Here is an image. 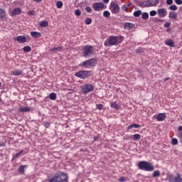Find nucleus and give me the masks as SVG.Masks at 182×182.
I'll return each instance as SVG.
<instances>
[{"label": "nucleus", "instance_id": "obj_32", "mask_svg": "<svg viewBox=\"0 0 182 182\" xmlns=\"http://www.w3.org/2000/svg\"><path fill=\"white\" fill-rule=\"evenodd\" d=\"M171 144H173V146H177V144H178V140L176 138H173L171 140Z\"/></svg>", "mask_w": 182, "mask_h": 182}, {"label": "nucleus", "instance_id": "obj_39", "mask_svg": "<svg viewBox=\"0 0 182 182\" xmlns=\"http://www.w3.org/2000/svg\"><path fill=\"white\" fill-rule=\"evenodd\" d=\"M150 16H156L157 15V11L156 10H152L149 12Z\"/></svg>", "mask_w": 182, "mask_h": 182}, {"label": "nucleus", "instance_id": "obj_50", "mask_svg": "<svg viewBox=\"0 0 182 182\" xmlns=\"http://www.w3.org/2000/svg\"><path fill=\"white\" fill-rule=\"evenodd\" d=\"M118 181H120V182L126 181V178L122 176L118 179Z\"/></svg>", "mask_w": 182, "mask_h": 182}, {"label": "nucleus", "instance_id": "obj_25", "mask_svg": "<svg viewBox=\"0 0 182 182\" xmlns=\"http://www.w3.org/2000/svg\"><path fill=\"white\" fill-rule=\"evenodd\" d=\"M131 6H132V3H129L128 4H124L122 6V11L127 12V10L129 9V8H130Z\"/></svg>", "mask_w": 182, "mask_h": 182}, {"label": "nucleus", "instance_id": "obj_47", "mask_svg": "<svg viewBox=\"0 0 182 182\" xmlns=\"http://www.w3.org/2000/svg\"><path fill=\"white\" fill-rule=\"evenodd\" d=\"M44 126L48 128L50 126V123H49V122H44Z\"/></svg>", "mask_w": 182, "mask_h": 182}, {"label": "nucleus", "instance_id": "obj_18", "mask_svg": "<svg viewBox=\"0 0 182 182\" xmlns=\"http://www.w3.org/2000/svg\"><path fill=\"white\" fill-rule=\"evenodd\" d=\"M31 36L34 38H41V36H42V34H41V33L38 31H31Z\"/></svg>", "mask_w": 182, "mask_h": 182}, {"label": "nucleus", "instance_id": "obj_28", "mask_svg": "<svg viewBox=\"0 0 182 182\" xmlns=\"http://www.w3.org/2000/svg\"><path fill=\"white\" fill-rule=\"evenodd\" d=\"M23 153V150H21L18 153L16 154L13 158H12V161H14L15 159H18V157Z\"/></svg>", "mask_w": 182, "mask_h": 182}, {"label": "nucleus", "instance_id": "obj_26", "mask_svg": "<svg viewBox=\"0 0 182 182\" xmlns=\"http://www.w3.org/2000/svg\"><path fill=\"white\" fill-rule=\"evenodd\" d=\"M56 97H57V95H56V93L55 92H51L49 95V99H50V100H56Z\"/></svg>", "mask_w": 182, "mask_h": 182}, {"label": "nucleus", "instance_id": "obj_12", "mask_svg": "<svg viewBox=\"0 0 182 182\" xmlns=\"http://www.w3.org/2000/svg\"><path fill=\"white\" fill-rule=\"evenodd\" d=\"M169 182H182V178L180 176V173H177V176L175 177L170 176Z\"/></svg>", "mask_w": 182, "mask_h": 182}, {"label": "nucleus", "instance_id": "obj_19", "mask_svg": "<svg viewBox=\"0 0 182 182\" xmlns=\"http://www.w3.org/2000/svg\"><path fill=\"white\" fill-rule=\"evenodd\" d=\"M140 127V124H132L127 127V132H129L132 129H139Z\"/></svg>", "mask_w": 182, "mask_h": 182}, {"label": "nucleus", "instance_id": "obj_13", "mask_svg": "<svg viewBox=\"0 0 182 182\" xmlns=\"http://www.w3.org/2000/svg\"><path fill=\"white\" fill-rule=\"evenodd\" d=\"M156 119L157 122H164L167 119V115H166V113H159L157 114Z\"/></svg>", "mask_w": 182, "mask_h": 182}, {"label": "nucleus", "instance_id": "obj_27", "mask_svg": "<svg viewBox=\"0 0 182 182\" xmlns=\"http://www.w3.org/2000/svg\"><path fill=\"white\" fill-rule=\"evenodd\" d=\"M19 112H31V108L29 107H21L19 108Z\"/></svg>", "mask_w": 182, "mask_h": 182}, {"label": "nucleus", "instance_id": "obj_46", "mask_svg": "<svg viewBox=\"0 0 182 182\" xmlns=\"http://www.w3.org/2000/svg\"><path fill=\"white\" fill-rule=\"evenodd\" d=\"M171 26V23L170 22H166L164 24L165 28H170Z\"/></svg>", "mask_w": 182, "mask_h": 182}, {"label": "nucleus", "instance_id": "obj_30", "mask_svg": "<svg viewBox=\"0 0 182 182\" xmlns=\"http://www.w3.org/2000/svg\"><path fill=\"white\" fill-rule=\"evenodd\" d=\"M23 52H25L26 53H28V52H31V50H32V48H31V46H24L23 48Z\"/></svg>", "mask_w": 182, "mask_h": 182}, {"label": "nucleus", "instance_id": "obj_57", "mask_svg": "<svg viewBox=\"0 0 182 182\" xmlns=\"http://www.w3.org/2000/svg\"><path fill=\"white\" fill-rule=\"evenodd\" d=\"M0 102H2V98H1V97H0Z\"/></svg>", "mask_w": 182, "mask_h": 182}, {"label": "nucleus", "instance_id": "obj_52", "mask_svg": "<svg viewBox=\"0 0 182 182\" xmlns=\"http://www.w3.org/2000/svg\"><path fill=\"white\" fill-rule=\"evenodd\" d=\"M178 132H182V126H179L178 127Z\"/></svg>", "mask_w": 182, "mask_h": 182}, {"label": "nucleus", "instance_id": "obj_17", "mask_svg": "<svg viewBox=\"0 0 182 182\" xmlns=\"http://www.w3.org/2000/svg\"><path fill=\"white\" fill-rule=\"evenodd\" d=\"M133 28H134V25L132 23H125L124 24V28L126 29V31H131Z\"/></svg>", "mask_w": 182, "mask_h": 182}, {"label": "nucleus", "instance_id": "obj_44", "mask_svg": "<svg viewBox=\"0 0 182 182\" xmlns=\"http://www.w3.org/2000/svg\"><path fill=\"white\" fill-rule=\"evenodd\" d=\"M96 107H97V109H98V110H102V109H103L104 106L102 104H97Z\"/></svg>", "mask_w": 182, "mask_h": 182}, {"label": "nucleus", "instance_id": "obj_54", "mask_svg": "<svg viewBox=\"0 0 182 182\" xmlns=\"http://www.w3.org/2000/svg\"><path fill=\"white\" fill-rule=\"evenodd\" d=\"M109 1H110V0H103V2L105 4H109Z\"/></svg>", "mask_w": 182, "mask_h": 182}, {"label": "nucleus", "instance_id": "obj_5", "mask_svg": "<svg viewBox=\"0 0 182 182\" xmlns=\"http://www.w3.org/2000/svg\"><path fill=\"white\" fill-rule=\"evenodd\" d=\"M82 93H90L95 90V86L92 84L86 83L80 87Z\"/></svg>", "mask_w": 182, "mask_h": 182}, {"label": "nucleus", "instance_id": "obj_14", "mask_svg": "<svg viewBox=\"0 0 182 182\" xmlns=\"http://www.w3.org/2000/svg\"><path fill=\"white\" fill-rule=\"evenodd\" d=\"M177 12L176 11H170L168 14V18L169 19H171V21H177Z\"/></svg>", "mask_w": 182, "mask_h": 182}, {"label": "nucleus", "instance_id": "obj_20", "mask_svg": "<svg viewBox=\"0 0 182 182\" xmlns=\"http://www.w3.org/2000/svg\"><path fill=\"white\" fill-rule=\"evenodd\" d=\"M110 107L112 109H115V110H119V109H120V105L116 102H111Z\"/></svg>", "mask_w": 182, "mask_h": 182}, {"label": "nucleus", "instance_id": "obj_4", "mask_svg": "<svg viewBox=\"0 0 182 182\" xmlns=\"http://www.w3.org/2000/svg\"><path fill=\"white\" fill-rule=\"evenodd\" d=\"M83 56L84 58H87L89 56H92L93 53H95V49L93 46H85L83 49Z\"/></svg>", "mask_w": 182, "mask_h": 182}, {"label": "nucleus", "instance_id": "obj_10", "mask_svg": "<svg viewBox=\"0 0 182 182\" xmlns=\"http://www.w3.org/2000/svg\"><path fill=\"white\" fill-rule=\"evenodd\" d=\"M92 8L94 11H95L96 12H99L100 11H103V9H106V6H105V4L102 2H97L92 4Z\"/></svg>", "mask_w": 182, "mask_h": 182}, {"label": "nucleus", "instance_id": "obj_7", "mask_svg": "<svg viewBox=\"0 0 182 182\" xmlns=\"http://www.w3.org/2000/svg\"><path fill=\"white\" fill-rule=\"evenodd\" d=\"M157 5H159V0H148V1H143L141 4V6L143 8L157 6Z\"/></svg>", "mask_w": 182, "mask_h": 182}, {"label": "nucleus", "instance_id": "obj_2", "mask_svg": "<svg viewBox=\"0 0 182 182\" xmlns=\"http://www.w3.org/2000/svg\"><path fill=\"white\" fill-rule=\"evenodd\" d=\"M48 182H69V177L68 174L60 172L59 174L48 179Z\"/></svg>", "mask_w": 182, "mask_h": 182}, {"label": "nucleus", "instance_id": "obj_53", "mask_svg": "<svg viewBox=\"0 0 182 182\" xmlns=\"http://www.w3.org/2000/svg\"><path fill=\"white\" fill-rule=\"evenodd\" d=\"M33 1L37 3L42 2V0H33Z\"/></svg>", "mask_w": 182, "mask_h": 182}, {"label": "nucleus", "instance_id": "obj_22", "mask_svg": "<svg viewBox=\"0 0 182 182\" xmlns=\"http://www.w3.org/2000/svg\"><path fill=\"white\" fill-rule=\"evenodd\" d=\"M6 18V12L5 10L0 9V19H5Z\"/></svg>", "mask_w": 182, "mask_h": 182}, {"label": "nucleus", "instance_id": "obj_43", "mask_svg": "<svg viewBox=\"0 0 182 182\" xmlns=\"http://www.w3.org/2000/svg\"><path fill=\"white\" fill-rule=\"evenodd\" d=\"M133 137H134V140H139L140 138H141L139 134H134Z\"/></svg>", "mask_w": 182, "mask_h": 182}, {"label": "nucleus", "instance_id": "obj_21", "mask_svg": "<svg viewBox=\"0 0 182 182\" xmlns=\"http://www.w3.org/2000/svg\"><path fill=\"white\" fill-rule=\"evenodd\" d=\"M23 72L21 70H15L11 72V75H14V76H21Z\"/></svg>", "mask_w": 182, "mask_h": 182}, {"label": "nucleus", "instance_id": "obj_58", "mask_svg": "<svg viewBox=\"0 0 182 182\" xmlns=\"http://www.w3.org/2000/svg\"><path fill=\"white\" fill-rule=\"evenodd\" d=\"M0 86H1V82H0Z\"/></svg>", "mask_w": 182, "mask_h": 182}, {"label": "nucleus", "instance_id": "obj_24", "mask_svg": "<svg viewBox=\"0 0 182 182\" xmlns=\"http://www.w3.org/2000/svg\"><path fill=\"white\" fill-rule=\"evenodd\" d=\"M165 45H167V46H171V48H174V41H173L171 39H168L165 41Z\"/></svg>", "mask_w": 182, "mask_h": 182}, {"label": "nucleus", "instance_id": "obj_42", "mask_svg": "<svg viewBox=\"0 0 182 182\" xmlns=\"http://www.w3.org/2000/svg\"><path fill=\"white\" fill-rule=\"evenodd\" d=\"M62 49V47H54L50 50V52H53L54 50H60Z\"/></svg>", "mask_w": 182, "mask_h": 182}, {"label": "nucleus", "instance_id": "obj_48", "mask_svg": "<svg viewBox=\"0 0 182 182\" xmlns=\"http://www.w3.org/2000/svg\"><path fill=\"white\" fill-rule=\"evenodd\" d=\"M176 5H182V1L181 0H174Z\"/></svg>", "mask_w": 182, "mask_h": 182}, {"label": "nucleus", "instance_id": "obj_36", "mask_svg": "<svg viewBox=\"0 0 182 182\" xmlns=\"http://www.w3.org/2000/svg\"><path fill=\"white\" fill-rule=\"evenodd\" d=\"M153 177H160V171H154Z\"/></svg>", "mask_w": 182, "mask_h": 182}, {"label": "nucleus", "instance_id": "obj_34", "mask_svg": "<svg viewBox=\"0 0 182 182\" xmlns=\"http://www.w3.org/2000/svg\"><path fill=\"white\" fill-rule=\"evenodd\" d=\"M85 25H90L92 23V18H87L85 21Z\"/></svg>", "mask_w": 182, "mask_h": 182}, {"label": "nucleus", "instance_id": "obj_11", "mask_svg": "<svg viewBox=\"0 0 182 182\" xmlns=\"http://www.w3.org/2000/svg\"><path fill=\"white\" fill-rule=\"evenodd\" d=\"M157 14L159 18H165V16H167V9L164 8L158 9Z\"/></svg>", "mask_w": 182, "mask_h": 182}, {"label": "nucleus", "instance_id": "obj_56", "mask_svg": "<svg viewBox=\"0 0 182 182\" xmlns=\"http://www.w3.org/2000/svg\"><path fill=\"white\" fill-rule=\"evenodd\" d=\"M179 136L182 139V132L180 133Z\"/></svg>", "mask_w": 182, "mask_h": 182}, {"label": "nucleus", "instance_id": "obj_33", "mask_svg": "<svg viewBox=\"0 0 182 182\" xmlns=\"http://www.w3.org/2000/svg\"><path fill=\"white\" fill-rule=\"evenodd\" d=\"M103 16H105V18H109L110 17V12H109L108 11H105L103 12Z\"/></svg>", "mask_w": 182, "mask_h": 182}, {"label": "nucleus", "instance_id": "obj_15", "mask_svg": "<svg viewBox=\"0 0 182 182\" xmlns=\"http://www.w3.org/2000/svg\"><path fill=\"white\" fill-rule=\"evenodd\" d=\"M22 14L21 8H16L13 10L11 15L12 16H16V15H21Z\"/></svg>", "mask_w": 182, "mask_h": 182}, {"label": "nucleus", "instance_id": "obj_40", "mask_svg": "<svg viewBox=\"0 0 182 182\" xmlns=\"http://www.w3.org/2000/svg\"><path fill=\"white\" fill-rule=\"evenodd\" d=\"M85 11H86V12H87V14H92V11H93V10L92 9V7L86 6Z\"/></svg>", "mask_w": 182, "mask_h": 182}, {"label": "nucleus", "instance_id": "obj_55", "mask_svg": "<svg viewBox=\"0 0 182 182\" xmlns=\"http://www.w3.org/2000/svg\"><path fill=\"white\" fill-rule=\"evenodd\" d=\"M168 79H170L169 77H166L164 79V82H167V80H168Z\"/></svg>", "mask_w": 182, "mask_h": 182}, {"label": "nucleus", "instance_id": "obj_38", "mask_svg": "<svg viewBox=\"0 0 182 182\" xmlns=\"http://www.w3.org/2000/svg\"><path fill=\"white\" fill-rule=\"evenodd\" d=\"M177 6L175 4L169 6L170 11H177Z\"/></svg>", "mask_w": 182, "mask_h": 182}, {"label": "nucleus", "instance_id": "obj_35", "mask_svg": "<svg viewBox=\"0 0 182 182\" xmlns=\"http://www.w3.org/2000/svg\"><path fill=\"white\" fill-rule=\"evenodd\" d=\"M142 19H149V14L148 13H143L141 14Z\"/></svg>", "mask_w": 182, "mask_h": 182}, {"label": "nucleus", "instance_id": "obj_1", "mask_svg": "<svg viewBox=\"0 0 182 182\" xmlns=\"http://www.w3.org/2000/svg\"><path fill=\"white\" fill-rule=\"evenodd\" d=\"M123 42V36H111L109 38L106 40L104 43L105 46H114V45H117V43H122Z\"/></svg>", "mask_w": 182, "mask_h": 182}, {"label": "nucleus", "instance_id": "obj_23", "mask_svg": "<svg viewBox=\"0 0 182 182\" xmlns=\"http://www.w3.org/2000/svg\"><path fill=\"white\" fill-rule=\"evenodd\" d=\"M39 25L41 28H48V26H49V23L48 21H41Z\"/></svg>", "mask_w": 182, "mask_h": 182}, {"label": "nucleus", "instance_id": "obj_29", "mask_svg": "<svg viewBox=\"0 0 182 182\" xmlns=\"http://www.w3.org/2000/svg\"><path fill=\"white\" fill-rule=\"evenodd\" d=\"M63 6V2H62V1H58L56 2V7L58 8V9H62Z\"/></svg>", "mask_w": 182, "mask_h": 182}, {"label": "nucleus", "instance_id": "obj_6", "mask_svg": "<svg viewBox=\"0 0 182 182\" xmlns=\"http://www.w3.org/2000/svg\"><path fill=\"white\" fill-rule=\"evenodd\" d=\"M109 10L112 14L114 15L119 14L120 12V6H119V4H117V1H112L109 5Z\"/></svg>", "mask_w": 182, "mask_h": 182}, {"label": "nucleus", "instance_id": "obj_45", "mask_svg": "<svg viewBox=\"0 0 182 182\" xmlns=\"http://www.w3.org/2000/svg\"><path fill=\"white\" fill-rule=\"evenodd\" d=\"M27 14L29 15V16H34L36 11L32 10V11H28Z\"/></svg>", "mask_w": 182, "mask_h": 182}, {"label": "nucleus", "instance_id": "obj_41", "mask_svg": "<svg viewBox=\"0 0 182 182\" xmlns=\"http://www.w3.org/2000/svg\"><path fill=\"white\" fill-rule=\"evenodd\" d=\"M75 15H76V16H80V15H82V11L80 9H77L75 11Z\"/></svg>", "mask_w": 182, "mask_h": 182}, {"label": "nucleus", "instance_id": "obj_3", "mask_svg": "<svg viewBox=\"0 0 182 182\" xmlns=\"http://www.w3.org/2000/svg\"><path fill=\"white\" fill-rule=\"evenodd\" d=\"M138 168L139 170H142L143 171H154V166L151 164V163L146 161H140L138 163Z\"/></svg>", "mask_w": 182, "mask_h": 182}, {"label": "nucleus", "instance_id": "obj_51", "mask_svg": "<svg viewBox=\"0 0 182 182\" xmlns=\"http://www.w3.org/2000/svg\"><path fill=\"white\" fill-rule=\"evenodd\" d=\"M140 52H141V48H138L136 50V53H140Z\"/></svg>", "mask_w": 182, "mask_h": 182}, {"label": "nucleus", "instance_id": "obj_31", "mask_svg": "<svg viewBox=\"0 0 182 182\" xmlns=\"http://www.w3.org/2000/svg\"><path fill=\"white\" fill-rule=\"evenodd\" d=\"M140 15H141V11L140 10H138L134 12V16H135V18H139Z\"/></svg>", "mask_w": 182, "mask_h": 182}, {"label": "nucleus", "instance_id": "obj_8", "mask_svg": "<svg viewBox=\"0 0 182 182\" xmlns=\"http://www.w3.org/2000/svg\"><path fill=\"white\" fill-rule=\"evenodd\" d=\"M75 76H76V77H79L80 79H86L90 76V71H78L75 73Z\"/></svg>", "mask_w": 182, "mask_h": 182}, {"label": "nucleus", "instance_id": "obj_16", "mask_svg": "<svg viewBox=\"0 0 182 182\" xmlns=\"http://www.w3.org/2000/svg\"><path fill=\"white\" fill-rule=\"evenodd\" d=\"M16 40L17 42H19V43H25L26 42V38L23 36H19L14 38Z\"/></svg>", "mask_w": 182, "mask_h": 182}, {"label": "nucleus", "instance_id": "obj_9", "mask_svg": "<svg viewBox=\"0 0 182 182\" xmlns=\"http://www.w3.org/2000/svg\"><path fill=\"white\" fill-rule=\"evenodd\" d=\"M97 64V60H96V59L95 58H91L90 60H87L84 61L82 63V66L84 68H90V66L91 67L96 66Z\"/></svg>", "mask_w": 182, "mask_h": 182}, {"label": "nucleus", "instance_id": "obj_49", "mask_svg": "<svg viewBox=\"0 0 182 182\" xmlns=\"http://www.w3.org/2000/svg\"><path fill=\"white\" fill-rule=\"evenodd\" d=\"M167 5H173V0H166Z\"/></svg>", "mask_w": 182, "mask_h": 182}, {"label": "nucleus", "instance_id": "obj_37", "mask_svg": "<svg viewBox=\"0 0 182 182\" xmlns=\"http://www.w3.org/2000/svg\"><path fill=\"white\" fill-rule=\"evenodd\" d=\"M19 173H23L25 171V166L21 165L18 168Z\"/></svg>", "mask_w": 182, "mask_h": 182}]
</instances>
